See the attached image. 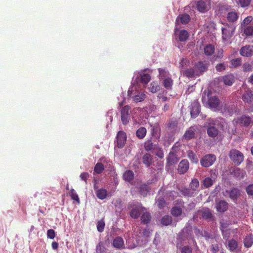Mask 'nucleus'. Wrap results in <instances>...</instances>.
<instances>
[{
  "instance_id": "nucleus-1",
  "label": "nucleus",
  "mask_w": 253,
  "mask_h": 253,
  "mask_svg": "<svg viewBox=\"0 0 253 253\" xmlns=\"http://www.w3.org/2000/svg\"><path fill=\"white\" fill-rule=\"evenodd\" d=\"M222 38L224 41L228 40L233 36L235 27L233 24H225L222 28Z\"/></svg>"
},
{
  "instance_id": "nucleus-2",
  "label": "nucleus",
  "mask_w": 253,
  "mask_h": 253,
  "mask_svg": "<svg viewBox=\"0 0 253 253\" xmlns=\"http://www.w3.org/2000/svg\"><path fill=\"white\" fill-rule=\"evenodd\" d=\"M234 125L242 126H253V117L247 115H243L241 118H237L233 121Z\"/></svg>"
},
{
  "instance_id": "nucleus-3",
  "label": "nucleus",
  "mask_w": 253,
  "mask_h": 253,
  "mask_svg": "<svg viewBox=\"0 0 253 253\" xmlns=\"http://www.w3.org/2000/svg\"><path fill=\"white\" fill-rule=\"evenodd\" d=\"M230 159L237 165H239L244 160L243 154L239 150L232 149L229 154Z\"/></svg>"
},
{
  "instance_id": "nucleus-4",
  "label": "nucleus",
  "mask_w": 253,
  "mask_h": 253,
  "mask_svg": "<svg viewBox=\"0 0 253 253\" xmlns=\"http://www.w3.org/2000/svg\"><path fill=\"white\" fill-rule=\"evenodd\" d=\"M216 160V156L213 154H207L200 160L201 166L205 168H209L213 164Z\"/></svg>"
},
{
  "instance_id": "nucleus-5",
  "label": "nucleus",
  "mask_w": 253,
  "mask_h": 253,
  "mask_svg": "<svg viewBox=\"0 0 253 253\" xmlns=\"http://www.w3.org/2000/svg\"><path fill=\"white\" fill-rule=\"evenodd\" d=\"M130 107L126 105L123 107L121 111V121L123 125L126 126L129 122L130 119Z\"/></svg>"
},
{
  "instance_id": "nucleus-6",
  "label": "nucleus",
  "mask_w": 253,
  "mask_h": 253,
  "mask_svg": "<svg viewBox=\"0 0 253 253\" xmlns=\"http://www.w3.org/2000/svg\"><path fill=\"white\" fill-rule=\"evenodd\" d=\"M196 7L199 12H205L208 11L211 8L210 1L209 0H200L197 1Z\"/></svg>"
},
{
  "instance_id": "nucleus-7",
  "label": "nucleus",
  "mask_w": 253,
  "mask_h": 253,
  "mask_svg": "<svg viewBox=\"0 0 253 253\" xmlns=\"http://www.w3.org/2000/svg\"><path fill=\"white\" fill-rule=\"evenodd\" d=\"M190 109L191 117L195 118L198 116L201 111V106L197 100L192 102Z\"/></svg>"
},
{
  "instance_id": "nucleus-8",
  "label": "nucleus",
  "mask_w": 253,
  "mask_h": 253,
  "mask_svg": "<svg viewBox=\"0 0 253 253\" xmlns=\"http://www.w3.org/2000/svg\"><path fill=\"white\" fill-rule=\"evenodd\" d=\"M126 140V135L125 132L123 131H119L117 136V147L119 148H122L124 147Z\"/></svg>"
},
{
  "instance_id": "nucleus-9",
  "label": "nucleus",
  "mask_w": 253,
  "mask_h": 253,
  "mask_svg": "<svg viewBox=\"0 0 253 253\" xmlns=\"http://www.w3.org/2000/svg\"><path fill=\"white\" fill-rule=\"evenodd\" d=\"M174 34L176 40L180 42H185L188 39L189 34L185 30H182L179 32L177 31V28L175 29Z\"/></svg>"
},
{
  "instance_id": "nucleus-10",
  "label": "nucleus",
  "mask_w": 253,
  "mask_h": 253,
  "mask_svg": "<svg viewBox=\"0 0 253 253\" xmlns=\"http://www.w3.org/2000/svg\"><path fill=\"white\" fill-rule=\"evenodd\" d=\"M194 68L197 73V76H199L207 70L208 66L204 62L200 61L195 64Z\"/></svg>"
},
{
  "instance_id": "nucleus-11",
  "label": "nucleus",
  "mask_w": 253,
  "mask_h": 253,
  "mask_svg": "<svg viewBox=\"0 0 253 253\" xmlns=\"http://www.w3.org/2000/svg\"><path fill=\"white\" fill-rule=\"evenodd\" d=\"M141 211L143 212L141 216V223L143 224L149 223L151 219L150 213L146 211V209L143 207H141Z\"/></svg>"
},
{
  "instance_id": "nucleus-12",
  "label": "nucleus",
  "mask_w": 253,
  "mask_h": 253,
  "mask_svg": "<svg viewBox=\"0 0 253 253\" xmlns=\"http://www.w3.org/2000/svg\"><path fill=\"white\" fill-rule=\"evenodd\" d=\"M240 54L243 56L250 57L253 55V46L247 45L242 47L240 50Z\"/></svg>"
},
{
  "instance_id": "nucleus-13",
  "label": "nucleus",
  "mask_w": 253,
  "mask_h": 253,
  "mask_svg": "<svg viewBox=\"0 0 253 253\" xmlns=\"http://www.w3.org/2000/svg\"><path fill=\"white\" fill-rule=\"evenodd\" d=\"M190 20V16L187 13L179 14L176 18L175 23L176 24L181 23L183 25L188 24Z\"/></svg>"
},
{
  "instance_id": "nucleus-14",
  "label": "nucleus",
  "mask_w": 253,
  "mask_h": 253,
  "mask_svg": "<svg viewBox=\"0 0 253 253\" xmlns=\"http://www.w3.org/2000/svg\"><path fill=\"white\" fill-rule=\"evenodd\" d=\"M226 19L229 23H234L239 17V13L235 10L229 11L226 14Z\"/></svg>"
},
{
  "instance_id": "nucleus-15",
  "label": "nucleus",
  "mask_w": 253,
  "mask_h": 253,
  "mask_svg": "<svg viewBox=\"0 0 253 253\" xmlns=\"http://www.w3.org/2000/svg\"><path fill=\"white\" fill-rule=\"evenodd\" d=\"M112 246L114 248L118 250L124 249L125 246L123 239L120 236L116 237L113 240Z\"/></svg>"
},
{
  "instance_id": "nucleus-16",
  "label": "nucleus",
  "mask_w": 253,
  "mask_h": 253,
  "mask_svg": "<svg viewBox=\"0 0 253 253\" xmlns=\"http://www.w3.org/2000/svg\"><path fill=\"white\" fill-rule=\"evenodd\" d=\"M207 123V126H224L225 122L222 118H219L215 120L209 119Z\"/></svg>"
},
{
  "instance_id": "nucleus-17",
  "label": "nucleus",
  "mask_w": 253,
  "mask_h": 253,
  "mask_svg": "<svg viewBox=\"0 0 253 253\" xmlns=\"http://www.w3.org/2000/svg\"><path fill=\"white\" fill-rule=\"evenodd\" d=\"M189 162L187 160H182L178 165V172L180 174L185 173L189 169Z\"/></svg>"
},
{
  "instance_id": "nucleus-18",
  "label": "nucleus",
  "mask_w": 253,
  "mask_h": 253,
  "mask_svg": "<svg viewBox=\"0 0 253 253\" xmlns=\"http://www.w3.org/2000/svg\"><path fill=\"white\" fill-rule=\"evenodd\" d=\"M242 98L245 102L248 104L253 103V91L250 89L245 91Z\"/></svg>"
},
{
  "instance_id": "nucleus-19",
  "label": "nucleus",
  "mask_w": 253,
  "mask_h": 253,
  "mask_svg": "<svg viewBox=\"0 0 253 253\" xmlns=\"http://www.w3.org/2000/svg\"><path fill=\"white\" fill-rule=\"evenodd\" d=\"M141 207H142V204L137 203V204L135 205V207L131 210L130 215L132 218L136 219L140 216Z\"/></svg>"
},
{
  "instance_id": "nucleus-20",
  "label": "nucleus",
  "mask_w": 253,
  "mask_h": 253,
  "mask_svg": "<svg viewBox=\"0 0 253 253\" xmlns=\"http://www.w3.org/2000/svg\"><path fill=\"white\" fill-rule=\"evenodd\" d=\"M181 73H182L184 76H185L188 78H192L197 76V73L194 68H187L185 70L181 69Z\"/></svg>"
},
{
  "instance_id": "nucleus-21",
  "label": "nucleus",
  "mask_w": 253,
  "mask_h": 253,
  "mask_svg": "<svg viewBox=\"0 0 253 253\" xmlns=\"http://www.w3.org/2000/svg\"><path fill=\"white\" fill-rule=\"evenodd\" d=\"M219 103V99L214 96H211L209 98L208 104L211 109H215L218 107Z\"/></svg>"
},
{
  "instance_id": "nucleus-22",
  "label": "nucleus",
  "mask_w": 253,
  "mask_h": 253,
  "mask_svg": "<svg viewBox=\"0 0 253 253\" xmlns=\"http://www.w3.org/2000/svg\"><path fill=\"white\" fill-rule=\"evenodd\" d=\"M215 207L218 212H223L228 209V203L224 200H220L217 203Z\"/></svg>"
},
{
  "instance_id": "nucleus-23",
  "label": "nucleus",
  "mask_w": 253,
  "mask_h": 253,
  "mask_svg": "<svg viewBox=\"0 0 253 253\" xmlns=\"http://www.w3.org/2000/svg\"><path fill=\"white\" fill-rule=\"evenodd\" d=\"M224 84L228 86H231L235 82V77L232 74H227L223 77Z\"/></svg>"
},
{
  "instance_id": "nucleus-24",
  "label": "nucleus",
  "mask_w": 253,
  "mask_h": 253,
  "mask_svg": "<svg viewBox=\"0 0 253 253\" xmlns=\"http://www.w3.org/2000/svg\"><path fill=\"white\" fill-rule=\"evenodd\" d=\"M142 161L143 164L147 167H150L152 163V156L149 153H146L142 157Z\"/></svg>"
},
{
  "instance_id": "nucleus-25",
  "label": "nucleus",
  "mask_w": 253,
  "mask_h": 253,
  "mask_svg": "<svg viewBox=\"0 0 253 253\" xmlns=\"http://www.w3.org/2000/svg\"><path fill=\"white\" fill-rule=\"evenodd\" d=\"M214 46L211 44L206 45L204 48V53L208 56L212 55L214 53Z\"/></svg>"
},
{
  "instance_id": "nucleus-26",
  "label": "nucleus",
  "mask_w": 253,
  "mask_h": 253,
  "mask_svg": "<svg viewBox=\"0 0 253 253\" xmlns=\"http://www.w3.org/2000/svg\"><path fill=\"white\" fill-rule=\"evenodd\" d=\"M246 174V172L245 170L241 169L238 168H237L234 169L233 171L232 172V174L238 178H242L244 177Z\"/></svg>"
},
{
  "instance_id": "nucleus-27",
  "label": "nucleus",
  "mask_w": 253,
  "mask_h": 253,
  "mask_svg": "<svg viewBox=\"0 0 253 253\" xmlns=\"http://www.w3.org/2000/svg\"><path fill=\"white\" fill-rule=\"evenodd\" d=\"M163 85L167 89L170 90L172 88L173 85V80L169 77L163 79Z\"/></svg>"
},
{
  "instance_id": "nucleus-28",
  "label": "nucleus",
  "mask_w": 253,
  "mask_h": 253,
  "mask_svg": "<svg viewBox=\"0 0 253 253\" xmlns=\"http://www.w3.org/2000/svg\"><path fill=\"white\" fill-rule=\"evenodd\" d=\"M202 216L205 219L211 220L213 216L211 210L207 208L202 211Z\"/></svg>"
},
{
  "instance_id": "nucleus-29",
  "label": "nucleus",
  "mask_w": 253,
  "mask_h": 253,
  "mask_svg": "<svg viewBox=\"0 0 253 253\" xmlns=\"http://www.w3.org/2000/svg\"><path fill=\"white\" fill-rule=\"evenodd\" d=\"M96 196L100 200H104L106 198L107 191L106 189L100 188L96 192Z\"/></svg>"
},
{
  "instance_id": "nucleus-30",
  "label": "nucleus",
  "mask_w": 253,
  "mask_h": 253,
  "mask_svg": "<svg viewBox=\"0 0 253 253\" xmlns=\"http://www.w3.org/2000/svg\"><path fill=\"white\" fill-rule=\"evenodd\" d=\"M244 244L246 248L251 247L253 244V235L250 234L247 236L244 239Z\"/></svg>"
},
{
  "instance_id": "nucleus-31",
  "label": "nucleus",
  "mask_w": 253,
  "mask_h": 253,
  "mask_svg": "<svg viewBox=\"0 0 253 253\" xmlns=\"http://www.w3.org/2000/svg\"><path fill=\"white\" fill-rule=\"evenodd\" d=\"M123 178L125 181H130L134 178V173L132 171L128 170L125 171L123 174Z\"/></svg>"
},
{
  "instance_id": "nucleus-32",
  "label": "nucleus",
  "mask_w": 253,
  "mask_h": 253,
  "mask_svg": "<svg viewBox=\"0 0 253 253\" xmlns=\"http://www.w3.org/2000/svg\"><path fill=\"white\" fill-rule=\"evenodd\" d=\"M252 2V0H237V4L242 8L248 7Z\"/></svg>"
},
{
  "instance_id": "nucleus-33",
  "label": "nucleus",
  "mask_w": 253,
  "mask_h": 253,
  "mask_svg": "<svg viewBox=\"0 0 253 253\" xmlns=\"http://www.w3.org/2000/svg\"><path fill=\"white\" fill-rule=\"evenodd\" d=\"M187 156L192 163L197 164L199 160L197 155L192 151H188Z\"/></svg>"
},
{
  "instance_id": "nucleus-34",
  "label": "nucleus",
  "mask_w": 253,
  "mask_h": 253,
  "mask_svg": "<svg viewBox=\"0 0 253 253\" xmlns=\"http://www.w3.org/2000/svg\"><path fill=\"white\" fill-rule=\"evenodd\" d=\"M240 191L238 188H234L229 193L230 198L233 200H236L240 196Z\"/></svg>"
},
{
  "instance_id": "nucleus-35",
  "label": "nucleus",
  "mask_w": 253,
  "mask_h": 253,
  "mask_svg": "<svg viewBox=\"0 0 253 253\" xmlns=\"http://www.w3.org/2000/svg\"><path fill=\"white\" fill-rule=\"evenodd\" d=\"M160 87L157 82H153L151 83L148 87V90L152 93H156L159 90Z\"/></svg>"
},
{
  "instance_id": "nucleus-36",
  "label": "nucleus",
  "mask_w": 253,
  "mask_h": 253,
  "mask_svg": "<svg viewBox=\"0 0 253 253\" xmlns=\"http://www.w3.org/2000/svg\"><path fill=\"white\" fill-rule=\"evenodd\" d=\"M146 134L145 127H139L136 132V136L139 139L143 138Z\"/></svg>"
},
{
  "instance_id": "nucleus-37",
  "label": "nucleus",
  "mask_w": 253,
  "mask_h": 253,
  "mask_svg": "<svg viewBox=\"0 0 253 253\" xmlns=\"http://www.w3.org/2000/svg\"><path fill=\"white\" fill-rule=\"evenodd\" d=\"M158 71L159 73V79H164L166 78L169 77V73L168 71H167L165 69L159 68Z\"/></svg>"
},
{
  "instance_id": "nucleus-38",
  "label": "nucleus",
  "mask_w": 253,
  "mask_h": 253,
  "mask_svg": "<svg viewBox=\"0 0 253 253\" xmlns=\"http://www.w3.org/2000/svg\"><path fill=\"white\" fill-rule=\"evenodd\" d=\"M172 221V219L170 215H165L161 219V223L163 225L168 226L170 225Z\"/></svg>"
},
{
  "instance_id": "nucleus-39",
  "label": "nucleus",
  "mask_w": 253,
  "mask_h": 253,
  "mask_svg": "<svg viewBox=\"0 0 253 253\" xmlns=\"http://www.w3.org/2000/svg\"><path fill=\"white\" fill-rule=\"evenodd\" d=\"M242 59L240 58L233 59L230 61V68H235L241 65Z\"/></svg>"
},
{
  "instance_id": "nucleus-40",
  "label": "nucleus",
  "mask_w": 253,
  "mask_h": 253,
  "mask_svg": "<svg viewBox=\"0 0 253 253\" xmlns=\"http://www.w3.org/2000/svg\"><path fill=\"white\" fill-rule=\"evenodd\" d=\"M182 212V209L178 207H174L171 210V214L175 217L180 216Z\"/></svg>"
},
{
  "instance_id": "nucleus-41",
  "label": "nucleus",
  "mask_w": 253,
  "mask_h": 253,
  "mask_svg": "<svg viewBox=\"0 0 253 253\" xmlns=\"http://www.w3.org/2000/svg\"><path fill=\"white\" fill-rule=\"evenodd\" d=\"M151 79V77L149 74L143 73L140 75V81L143 84H147Z\"/></svg>"
},
{
  "instance_id": "nucleus-42",
  "label": "nucleus",
  "mask_w": 253,
  "mask_h": 253,
  "mask_svg": "<svg viewBox=\"0 0 253 253\" xmlns=\"http://www.w3.org/2000/svg\"><path fill=\"white\" fill-rule=\"evenodd\" d=\"M104 169V167L102 163H97L94 168V171L97 174H100Z\"/></svg>"
},
{
  "instance_id": "nucleus-43",
  "label": "nucleus",
  "mask_w": 253,
  "mask_h": 253,
  "mask_svg": "<svg viewBox=\"0 0 253 253\" xmlns=\"http://www.w3.org/2000/svg\"><path fill=\"white\" fill-rule=\"evenodd\" d=\"M207 133L210 137H214L218 133V131L216 127H208Z\"/></svg>"
},
{
  "instance_id": "nucleus-44",
  "label": "nucleus",
  "mask_w": 253,
  "mask_h": 253,
  "mask_svg": "<svg viewBox=\"0 0 253 253\" xmlns=\"http://www.w3.org/2000/svg\"><path fill=\"white\" fill-rule=\"evenodd\" d=\"M244 33L248 37L253 36V26L249 25L243 27Z\"/></svg>"
},
{
  "instance_id": "nucleus-45",
  "label": "nucleus",
  "mask_w": 253,
  "mask_h": 253,
  "mask_svg": "<svg viewBox=\"0 0 253 253\" xmlns=\"http://www.w3.org/2000/svg\"><path fill=\"white\" fill-rule=\"evenodd\" d=\"M145 94L143 93H139L137 95L133 96V100L135 102H139L144 100L145 98Z\"/></svg>"
},
{
  "instance_id": "nucleus-46",
  "label": "nucleus",
  "mask_w": 253,
  "mask_h": 253,
  "mask_svg": "<svg viewBox=\"0 0 253 253\" xmlns=\"http://www.w3.org/2000/svg\"><path fill=\"white\" fill-rule=\"evenodd\" d=\"M197 233L200 234L202 236L205 238V239L208 240L212 238V236L211 235H210L208 232L205 230H202L200 231L199 229L196 230V234H197Z\"/></svg>"
},
{
  "instance_id": "nucleus-47",
  "label": "nucleus",
  "mask_w": 253,
  "mask_h": 253,
  "mask_svg": "<svg viewBox=\"0 0 253 253\" xmlns=\"http://www.w3.org/2000/svg\"><path fill=\"white\" fill-rule=\"evenodd\" d=\"M149 191V188L146 184L142 185L140 187V193L143 197L146 196Z\"/></svg>"
},
{
  "instance_id": "nucleus-48",
  "label": "nucleus",
  "mask_w": 253,
  "mask_h": 253,
  "mask_svg": "<svg viewBox=\"0 0 253 253\" xmlns=\"http://www.w3.org/2000/svg\"><path fill=\"white\" fill-rule=\"evenodd\" d=\"M223 57V50L220 49L218 50V51L216 53V54L213 55L211 59V61L212 62H214L218 59H220Z\"/></svg>"
},
{
  "instance_id": "nucleus-49",
  "label": "nucleus",
  "mask_w": 253,
  "mask_h": 253,
  "mask_svg": "<svg viewBox=\"0 0 253 253\" xmlns=\"http://www.w3.org/2000/svg\"><path fill=\"white\" fill-rule=\"evenodd\" d=\"M253 17L251 16H248L245 18L241 24V27L242 28L248 26L250 23L252 21Z\"/></svg>"
},
{
  "instance_id": "nucleus-50",
  "label": "nucleus",
  "mask_w": 253,
  "mask_h": 253,
  "mask_svg": "<svg viewBox=\"0 0 253 253\" xmlns=\"http://www.w3.org/2000/svg\"><path fill=\"white\" fill-rule=\"evenodd\" d=\"M195 136V132L192 130H187L184 134V137L187 140H190Z\"/></svg>"
},
{
  "instance_id": "nucleus-51",
  "label": "nucleus",
  "mask_w": 253,
  "mask_h": 253,
  "mask_svg": "<svg viewBox=\"0 0 253 253\" xmlns=\"http://www.w3.org/2000/svg\"><path fill=\"white\" fill-rule=\"evenodd\" d=\"M213 184V180L210 177L206 178L203 181V184L206 188L211 187Z\"/></svg>"
},
{
  "instance_id": "nucleus-52",
  "label": "nucleus",
  "mask_w": 253,
  "mask_h": 253,
  "mask_svg": "<svg viewBox=\"0 0 253 253\" xmlns=\"http://www.w3.org/2000/svg\"><path fill=\"white\" fill-rule=\"evenodd\" d=\"M70 196L72 200L76 201L78 203H80V199L75 190L72 189L70 191Z\"/></svg>"
},
{
  "instance_id": "nucleus-53",
  "label": "nucleus",
  "mask_w": 253,
  "mask_h": 253,
  "mask_svg": "<svg viewBox=\"0 0 253 253\" xmlns=\"http://www.w3.org/2000/svg\"><path fill=\"white\" fill-rule=\"evenodd\" d=\"M237 243L234 240H231L228 242V247L230 250L234 251L237 248Z\"/></svg>"
},
{
  "instance_id": "nucleus-54",
  "label": "nucleus",
  "mask_w": 253,
  "mask_h": 253,
  "mask_svg": "<svg viewBox=\"0 0 253 253\" xmlns=\"http://www.w3.org/2000/svg\"><path fill=\"white\" fill-rule=\"evenodd\" d=\"M199 182L198 180L196 178L193 179L190 184L191 189L193 190H196V189L199 187Z\"/></svg>"
},
{
  "instance_id": "nucleus-55",
  "label": "nucleus",
  "mask_w": 253,
  "mask_h": 253,
  "mask_svg": "<svg viewBox=\"0 0 253 253\" xmlns=\"http://www.w3.org/2000/svg\"><path fill=\"white\" fill-rule=\"evenodd\" d=\"M144 149L147 151H151L153 147V143L151 140H148L144 143Z\"/></svg>"
},
{
  "instance_id": "nucleus-56",
  "label": "nucleus",
  "mask_w": 253,
  "mask_h": 253,
  "mask_svg": "<svg viewBox=\"0 0 253 253\" xmlns=\"http://www.w3.org/2000/svg\"><path fill=\"white\" fill-rule=\"evenodd\" d=\"M189 65V61L185 58H182L180 63V70H183L185 67H187Z\"/></svg>"
},
{
  "instance_id": "nucleus-57",
  "label": "nucleus",
  "mask_w": 253,
  "mask_h": 253,
  "mask_svg": "<svg viewBox=\"0 0 253 253\" xmlns=\"http://www.w3.org/2000/svg\"><path fill=\"white\" fill-rule=\"evenodd\" d=\"M105 226V222L102 220L98 221L97 225V230L99 232L103 231Z\"/></svg>"
},
{
  "instance_id": "nucleus-58",
  "label": "nucleus",
  "mask_w": 253,
  "mask_h": 253,
  "mask_svg": "<svg viewBox=\"0 0 253 253\" xmlns=\"http://www.w3.org/2000/svg\"><path fill=\"white\" fill-rule=\"evenodd\" d=\"M105 248L101 244L99 243L96 248V253H105Z\"/></svg>"
},
{
  "instance_id": "nucleus-59",
  "label": "nucleus",
  "mask_w": 253,
  "mask_h": 253,
  "mask_svg": "<svg viewBox=\"0 0 253 253\" xmlns=\"http://www.w3.org/2000/svg\"><path fill=\"white\" fill-rule=\"evenodd\" d=\"M56 235L55 232L54 230L50 229L47 231V237L50 239H53Z\"/></svg>"
},
{
  "instance_id": "nucleus-60",
  "label": "nucleus",
  "mask_w": 253,
  "mask_h": 253,
  "mask_svg": "<svg viewBox=\"0 0 253 253\" xmlns=\"http://www.w3.org/2000/svg\"><path fill=\"white\" fill-rule=\"evenodd\" d=\"M178 125L176 118H171L168 124V126H176Z\"/></svg>"
},
{
  "instance_id": "nucleus-61",
  "label": "nucleus",
  "mask_w": 253,
  "mask_h": 253,
  "mask_svg": "<svg viewBox=\"0 0 253 253\" xmlns=\"http://www.w3.org/2000/svg\"><path fill=\"white\" fill-rule=\"evenodd\" d=\"M192 249L189 246H183L181 250V253H192Z\"/></svg>"
},
{
  "instance_id": "nucleus-62",
  "label": "nucleus",
  "mask_w": 253,
  "mask_h": 253,
  "mask_svg": "<svg viewBox=\"0 0 253 253\" xmlns=\"http://www.w3.org/2000/svg\"><path fill=\"white\" fill-rule=\"evenodd\" d=\"M215 69L218 72H222L224 71L226 68L224 63H222L217 64L215 66Z\"/></svg>"
},
{
  "instance_id": "nucleus-63",
  "label": "nucleus",
  "mask_w": 253,
  "mask_h": 253,
  "mask_svg": "<svg viewBox=\"0 0 253 253\" xmlns=\"http://www.w3.org/2000/svg\"><path fill=\"white\" fill-rule=\"evenodd\" d=\"M166 204V202L164 198H159L157 200V205L160 209L163 208Z\"/></svg>"
},
{
  "instance_id": "nucleus-64",
  "label": "nucleus",
  "mask_w": 253,
  "mask_h": 253,
  "mask_svg": "<svg viewBox=\"0 0 253 253\" xmlns=\"http://www.w3.org/2000/svg\"><path fill=\"white\" fill-rule=\"evenodd\" d=\"M246 192L249 195H253V184H250L247 187Z\"/></svg>"
}]
</instances>
